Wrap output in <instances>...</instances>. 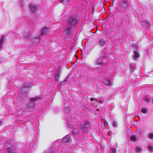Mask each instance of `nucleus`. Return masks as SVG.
<instances>
[{
  "instance_id": "f257e3e1",
  "label": "nucleus",
  "mask_w": 153,
  "mask_h": 153,
  "mask_svg": "<svg viewBox=\"0 0 153 153\" xmlns=\"http://www.w3.org/2000/svg\"><path fill=\"white\" fill-rule=\"evenodd\" d=\"M91 124L90 122L87 120H85L84 123L81 124L79 126L80 129L82 131V133H86L88 132V129L91 127Z\"/></svg>"
},
{
  "instance_id": "f03ea898",
  "label": "nucleus",
  "mask_w": 153,
  "mask_h": 153,
  "mask_svg": "<svg viewBox=\"0 0 153 153\" xmlns=\"http://www.w3.org/2000/svg\"><path fill=\"white\" fill-rule=\"evenodd\" d=\"M40 98L39 97H32L30 99V102L28 104L27 106V109H33L34 108L36 104V102Z\"/></svg>"
},
{
  "instance_id": "7ed1b4c3",
  "label": "nucleus",
  "mask_w": 153,
  "mask_h": 153,
  "mask_svg": "<svg viewBox=\"0 0 153 153\" xmlns=\"http://www.w3.org/2000/svg\"><path fill=\"white\" fill-rule=\"evenodd\" d=\"M77 22L76 18L74 16H69L66 19L67 23L71 25H76Z\"/></svg>"
},
{
  "instance_id": "20e7f679",
  "label": "nucleus",
  "mask_w": 153,
  "mask_h": 153,
  "mask_svg": "<svg viewBox=\"0 0 153 153\" xmlns=\"http://www.w3.org/2000/svg\"><path fill=\"white\" fill-rule=\"evenodd\" d=\"M128 3L127 0H122L119 2L120 7L123 10H125L127 8Z\"/></svg>"
},
{
  "instance_id": "39448f33",
  "label": "nucleus",
  "mask_w": 153,
  "mask_h": 153,
  "mask_svg": "<svg viewBox=\"0 0 153 153\" xmlns=\"http://www.w3.org/2000/svg\"><path fill=\"white\" fill-rule=\"evenodd\" d=\"M98 45L101 47H103L105 45V40L104 36L103 35L99 39Z\"/></svg>"
},
{
  "instance_id": "423d86ee",
  "label": "nucleus",
  "mask_w": 153,
  "mask_h": 153,
  "mask_svg": "<svg viewBox=\"0 0 153 153\" xmlns=\"http://www.w3.org/2000/svg\"><path fill=\"white\" fill-rule=\"evenodd\" d=\"M71 27H67L64 31V33L65 35L69 36L71 34Z\"/></svg>"
},
{
  "instance_id": "0eeeda50",
  "label": "nucleus",
  "mask_w": 153,
  "mask_h": 153,
  "mask_svg": "<svg viewBox=\"0 0 153 153\" xmlns=\"http://www.w3.org/2000/svg\"><path fill=\"white\" fill-rule=\"evenodd\" d=\"M48 29L47 28H44L41 31V35L48 34Z\"/></svg>"
},
{
  "instance_id": "6e6552de",
  "label": "nucleus",
  "mask_w": 153,
  "mask_h": 153,
  "mask_svg": "<svg viewBox=\"0 0 153 153\" xmlns=\"http://www.w3.org/2000/svg\"><path fill=\"white\" fill-rule=\"evenodd\" d=\"M39 42L40 39L38 36L33 38L32 39V42L34 44H36L38 43H39Z\"/></svg>"
},
{
  "instance_id": "1a4fd4ad",
  "label": "nucleus",
  "mask_w": 153,
  "mask_h": 153,
  "mask_svg": "<svg viewBox=\"0 0 153 153\" xmlns=\"http://www.w3.org/2000/svg\"><path fill=\"white\" fill-rule=\"evenodd\" d=\"M113 84V80L111 79H106V86H110Z\"/></svg>"
},
{
  "instance_id": "9d476101",
  "label": "nucleus",
  "mask_w": 153,
  "mask_h": 153,
  "mask_svg": "<svg viewBox=\"0 0 153 153\" xmlns=\"http://www.w3.org/2000/svg\"><path fill=\"white\" fill-rule=\"evenodd\" d=\"M31 11L33 12H35L37 10V7L35 5L31 4L29 5Z\"/></svg>"
},
{
  "instance_id": "9b49d317",
  "label": "nucleus",
  "mask_w": 153,
  "mask_h": 153,
  "mask_svg": "<svg viewBox=\"0 0 153 153\" xmlns=\"http://www.w3.org/2000/svg\"><path fill=\"white\" fill-rule=\"evenodd\" d=\"M142 25L143 28H148L150 24L148 22L145 21L142 22Z\"/></svg>"
},
{
  "instance_id": "f8f14e48",
  "label": "nucleus",
  "mask_w": 153,
  "mask_h": 153,
  "mask_svg": "<svg viewBox=\"0 0 153 153\" xmlns=\"http://www.w3.org/2000/svg\"><path fill=\"white\" fill-rule=\"evenodd\" d=\"M103 63V60L102 59H99L97 61L96 64L97 66V67L100 68V66Z\"/></svg>"
},
{
  "instance_id": "ddd939ff",
  "label": "nucleus",
  "mask_w": 153,
  "mask_h": 153,
  "mask_svg": "<svg viewBox=\"0 0 153 153\" xmlns=\"http://www.w3.org/2000/svg\"><path fill=\"white\" fill-rule=\"evenodd\" d=\"M70 140V136L69 135H67L63 139L62 141L63 142L65 143L69 142Z\"/></svg>"
},
{
  "instance_id": "4468645a",
  "label": "nucleus",
  "mask_w": 153,
  "mask_h": 153,
  "mask_svg": "<svg viewBox=\"0 0 153 153\" xmlns=\"http://www.w3.org/2000/svg\"><path fill=\"white\" fill-rule=\"evenodd\" d=\"M7 151L9 153H16L15 151L12 149V148H10L9 146H6Z\"/></svg>"
},
{
  "instance_id": "2eb2a0df",
  "label": "nucleus",
  "mask_w": 153,
  "mask_h": 153,
  "mask_svg": "<svg viewBox=\"0 0 153 153\" xmlns=\"http://www.w3.org/2000/svg\"><path fill=\"white\" fill-rule=\"evenodd\" d=\"M80 128L77 127L74 128L72 134L74 135V134H79L80 132Z\"/></svg>"
},
{
  "instance_id": "dca6fc26",
  "label": "nucleus",
  "mask_w": 153,
  "mask_h": 153,
  "mask_svg": "<svg viewBox=\"0 0 153 153\" xmlns=\"http://www.w3.org/2000/svg\"><path fill=\"white\" fill-rule=\"evenodd\" d=\"M133 57L135 59H137L140 57V54L137 51H134V52Z\"/></svg>"
},
{
  "instance_id": "f3484780",
  "label": "nucleus",
  "mask_w": 153,
  "mask_h": 153,
  "mask_svg": "<svg viewBox=\"0 0 153 153\" xmlns=\"http://www.w3.org/2000/svg\"><path fill=\"white\" fill-rule=\"evenodd\" d=\"M64 5H66L68 3L69 0H59Z\"/></svg>"
},
{
  "instance_id": "a211bd4d",
  "label": "nucleus",
  "mask_w": 153,
  "mask_h": 153,
  "mask_svg": "<svg viewBox=\"0 0 153 153\" xmlns=\"http://www.w3.org/2000/svg\"><path fill=\"white\" fill-rule=\"evenodd\" d=\"M142 149L140 147L137 146L136 148V151L137 153H140L142 151Z\"/></svg>"
},
{
  "instance_id": "6ab92c4d",
  "label": "nucleus",
  "mask_w": 153,
  "mask_h": 153,
  "mask_svg": "<svg viewBox=\"0 0 153 153\" xmlns=\"http://www.w3.org/2000/svg\"><path fill=\"white\" fill-rule=\"evenodd\" d=\"M130 69L131 71L133 72L135 70V66L134 65L131 64L130 67Z\"/></svg>"
},
{
  "instance_id": "aec40b11",
  "label": "nucleus",
  "mask_w": 153,
  "mask_h": 153,
  "mask_svg": "<svg viewBox=\"0 0 153 153\" xmlns=\"http://www.w3.org/2000/svg\"><path fill=\"white\" fill-rule=\"evenodd\" d=\"M4 39L3 37H2L0 40V48H1L2 47V43H3Z\"/></svg>"
},
{
  "instance_id": "412c9836",
  "label": "nucleus",
  "mask_w": 153,
  "mask_h": 153,
  "mask_svg": "<svg viewBox=\"0 0 153 153\" xmlns=\"http://www.w3.org/2000/svg\"><path fill=\"white\" fill-rule=\"evenodd\" d=\"M141 112L144 114H146L148 113V110L146 108H143L142 109Z\"/></svg>"
},
{
  "instance_id": "4be33fe9",
  "label": "nucleus",
  "mask_w": 153,
  "mask_h": 153,
  "mask_svg": "<svg viewBox=\"0 0 153 153\" xmlns=\"http://www.w3.org/2000/svg\"><path fill=\"white\" fill-rule=\"evenodd\" d=\"M130 139L134 142H135L136 140V137L135 136L133 135L131 137Z\"/></svg>"
},
{
  "instance_id": "5701e85b",
  "label": "nucleus",
  "mask_w": 153,
  "mask_h": 153,
  "mask_svg": "<svg viewBox=\"0 0 153 153\" xmlns=\"http://www.w3.org/2000/svg\"><path fill=\"white\" fill-rule=\"evenodd\" d=\"M148 137L149 139L153 140V133H151L149 135Z\"/></svg>"
},
{
  "instance_id": "b1692460",
  "label": "nucleus",
  "mask_w": 153,
  "mask_h": 153,
  "mask_svg": "<svg viewBox=\"0 0 153 153\" xmlns=\"http://www.w3.org/2000/svg\"><path fill=\"white\" fill-rule=\"evenodd\" d=\"M59 73H55V79L57 81H58V79L59 77Z\"/></svg>"
},
{
  "instance_id": "393cba45",
  "label": "nucleus",
  "mask_w": 153,
  "mask_h": 153,
  "mask_svg": "<svg viewBox=\"0 0 153 153\" xmlns=\"http://www.w3.org/2000/svg\"><path fill=\"white\" fill-rule=\"evenodd\" d=\"M113 126L115 127H117V123L115 121H113Z\"/></svg>"
},
{
  "instance_id": "a878e982",
  "label": "nucleus",
  "mask_w": 153,
  "mask_h": 153,
  "mask_svg": "<svg viewBox=\"0 0 153 153\" xmlns=\"http://www.w3.org/2000/svg\"><path fill=\"white\" fill-rule=\"evenodd\" d=\"M30 34L29 33L28 34V35L27 36L25 34L24 35V36L27 38H27H29V39L30 38Z\"/></svg>"
},
{
  "instance_id": "bb28decb",
  "label": "nucleus",
  "mask_w": 153,
  "mask_h": 153,
  "mask_svg": "<svg viewBox=\"0 0 153 153\" xmlns=\"http://www.w3.org/2000/svg\"><path fill=\"white\" fill-rule=\"evenodd\" d=\"M105 57V52H103L101 55V57L104 58Z\"/></svg>"
},
{
  "instance_id": "cd10ccee",
  "label": "nucleus",
  "mask_w": 153,
  "mask_h": 153,
  "mask_svg": "<svg viewBox=\"0 0 153 153\" xmlns=\"http://www.w3.org/2000/svg\"><path fill=\"white\" fill-rule=\"evenodd\" d=\"M113 153H116V150L114 148H113L111 149Z\"/></svg>"
},
{
  "instance_id": "c85d7f7f",
  "label": "nucleus",
  "mask_w": 153,
  "mask_h": 153,
  "mask_svg": "<svg viewBox=\"0 0 153 153\" xmlns=\"http://www.w3.org/2000/svg\"><path fill=\"white\" fill-rule=\"evenodd\" d=\"M144 101L146 102H149V98H147L146 97L144 100Z\"/></svg>"
},
{
  "instance_id": "c756f323",
  "label": "nucleus",
  "mask_w": 153,
  "mask_h": 153,
  "mask_svg": "<svg viewBox=\"0 0 153 153\" xmlns=\"http://www.w3.org/2000/svg\"><path fill=\"white\" fill-rule=\"evenodd\" d=\"M148 150L149 151H151L153 149V148L151 146H149L148 147Z\"/></svg>"
},
{
  "instance_id": "7c9ffc66",
  "label": "nucleus",
  "mask_w": 153,
  "mask_h": 153,
  "mask_svg": "<svg viewBox=\"0 0 153 153\" xmlns=\"http://www.w3.org/2000/svg\"><path fill=\"white\" fill-rule=\"evenodd\" d=\"M105 24H103L102 25V28H105Z\"/></svg>"
},
{
  "instance_id": "2f4dec72",
  "label": "nucleus",
  "mask_w": 153,
  "mask_h": 153,
  "mask_svg": "<svg viewBox=\"0 0 153 153\" xmlns=\"http://www.w3.org/2000/svg\"><path fill=\"white\" fill-rule=\"evenodd\" d=\"M94 98H91V101H93L94 100Z\"/></svg>"
},
{
  "instance_id": "473e14b6",
  "label": "nucleus",
  "mask_w": 153,
  "mask_h": 153,
  "mask_svg": "<svg viewBox=\"0 0 153 153\" xmlns=\"http://www.w3.org/2000/svg\"><path fill=\"white\" fill-rule=\"evenodd\" d=\"M105 121L104 122H103V124H104V126H105Z\"/></svg>"
},
{
  "instance_id": "72a5a7b5",
  "label": "nucleus",
  "mask_w": 153,
  "mask_h": 153,
  "mask_svg": "<svg viewBox=\"0 0 153 153\" xmlns=\"http://www.w3.org/2000/svg\"><path fill=\"white\" fill-rule=\"evenodd\" d=\"M107 124H108V123L106 121V123H105V124H106V127L107 126Z\"/></svg>"
},
{
  "instance_id": "f704fd0d",
  "label": "nucleus",
  "mask_w": 153,
  "mask_h": 153,
  "mask_svg": "<svg viewBox=\"0 0 153 153\" xmlns=\"http://www.w3.org/2000/svg\"><path fill=\"white\" fill-rule=\"evenodd\" d=\"M105 1H103V4H104V5L105 4Z\"/></svg>"
},
{
  "instance_id": "c9c22d12",
  "label": "nucleus",
  "mask_w": 153,
  "mask_h": 153,
  "mask_svg": "<svg viewBox=\"0 0 153 153\" xmlns=\"http://www.w3.org/2000/svg\"><path fill=\"white\" fill-rule=\"evenodd\" d=\"M25 86L27 87L29 86L27 85H25Z\"/></svg>"
},
{
  "instance_id": "e433bc0d",
  "label": "nucleus",
  "mask_w": 153,
  "mask_h": 153,
  "mask_svg": "<svg viewBox=\"0 0 153 153\" xmlns=\"http://www.w3.org/2000/svg\"><path fill=\"white\" fill-rule=\"evenodd\" d=\"M21 6H22V3H21Z\"/></svg>"
},
{
  "instance_id": "4c0bfd02",
  "label": "nucleus",
  "mask_w": 153,
  "mask_h": 153,
  "mask_svg": "<svg viewBox=\"0 0 153 153\" xmlns=\"http://www.w3.org/2000/svg\"><path fill=\"white\" fill-rule=\"evenodd\" d=\"M108 135H109V136H110V135H111L110 134H108Z\"/></svg>"
},
{
  "instance_id": "58836bf2",
  "label": "nucleus",
  "mask_w": 153,
  "mask_h": 153,
  "mask_svg": "<svg viewBox=\"0 0 153 153\" xmlns=\"http://www.w3.org/2000/svg\"><path fill=\"white\" fill-rule=\"evenodd\" d=\"M24 87V86H23L22 87V88H23Z\"/></svg>"
},
{
  "instance_id": "ea45409f",
  "label": "nucleus",
  "mask_w": 153,
  "mask_h": 153,
  "mask_svg": "<svg viewBox=\"0 0 153 153\" xmlns=\"http://www.w3.org/2000/svg\"><path fill=\"white\" fill-rule=\"evenodd\" d=\"M105 31H103V33H104V32H105Z\"/></svg>"
}]
</instances>
